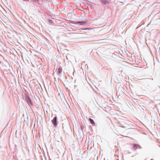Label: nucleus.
<instances>
[{"mask_svg": "<svg viewBox=\"0 0 160 160\" xmlns=\"http://www.w3.org/2000/svg\"><path fill=\"white\" fill-rule=\"evenodd\" d=\"M26 100L29 104H31L32 102L30 98L28 97H26Z\"/></svg>", "mask_w": 160, "mask_h": 160, "instance_id": "nucleus-3", "label": "nucleus"}, {"mask_svg": "<svg viewBox=\"0 0 160 160\" xmlns=\"http://www.w3.org/2000/svg\"><path fill=\"white\" fill-rule=\"evenodd\" d=\"M62 68L60 67L58 68L57 71V73L58 75H59V74L62 72Z\"/></svg>", "mask_w": 160, "mask_h": 160, "instance_id": "nucleus-4", "label": "nucleus"}, {"mask_svg": "<svg viewBox=\"0 0 160 160\" xmlns=\"http://www.w3.org/2000/svg\"><path fill=\"white\" fill-rule=\"evenodd\" d=\"M81 23H85L83 22H81Z\"/></svg>", "mask_w": 160, "mask_h": 160, "instance_id": "nucleus-8", "label": "nucleus"}, {"mask_svg": "<svg viewBox=\"0 0 160 160\" xmlns=\"http://www.w3.org/2000/svg\"><path fill=\"white\" fill-rule=\"evenodd\" d=\"M101 2L104 4H108L110 2V0H101Z\"/></svg>", "mask_w": 160, "mask_h": 160, "instance_id": "nucleus-2", "label": "nucleus"}, {"mask_svg": "<svg viewBox=\"0 0 160 160\" xmlns=\"http://www.w3.org/2000/svg\"><path fill=\"white\" fill-rule=\"evenodd\" d=\"M89 120L90 121L92 125H94L95 124V123L94 122L93 120L92 119H91V118H90L89 119Z\"/></svg>", "mask_w": 160, "mask_h": 160, "instance_id": "nucleus-6", "label": "nucleus"}, {"mask_svg": "<svg viewBox=\"0 0 160 160\" xmlns=\"http://www.w3.org/2000/svg\"><path fill=\"white\" fill-rule=\"evenodd\" d=\"M91 29L90 28H85L84 29H82V30H90Z\"/></svg>", "mask_w": 160, "mask_h": 160, "instance_id": "nucleus-7", "label": "nucleus"}, {"mask_svg": "<svg viewBox=\"0 0 160 160\" xmlns=\"http://www.w3.org/2000/svg\"><path fill=\"white\" fill-rule=\"evenodd\" d=\"M139 146L137 144H134L133 145V149L134 150H135L137 148H138V147Z\"/></svg>", "mask_w": 160, "mask_h": 160, "instance_id": "nucleus-5", "label": "nucleus"}, {"mask_svg": "<svg viewBox=\"0 0 160 160\" xmlns=\"http://www.w3.org/2000/svg\"><path fill=\"white\" fill-rule=\"evenodd\" d=\"M57 117H55L52 120V122L53 124V125L55 127H56L57 125Z\"/></svg>", "mask_w": 160, "mask_h": 160, "instance_id": "nucleus-1", "label": "nucleus"}]
</instances>
